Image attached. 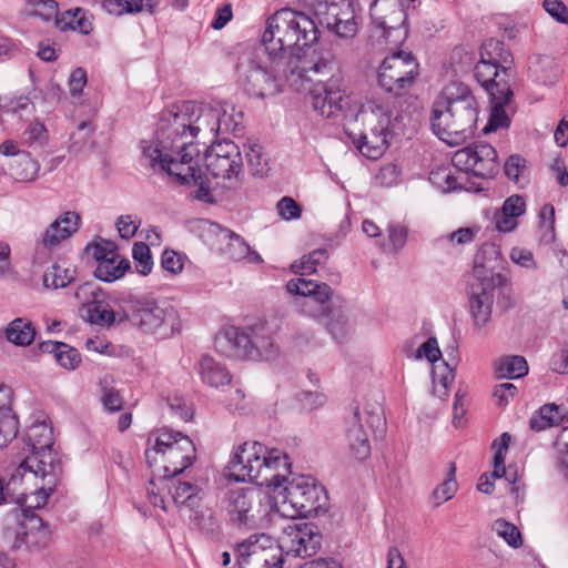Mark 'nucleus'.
Listing matches in <instances>:
<instances>
[{
  "instance_id": "1",
  "label": "nucleus",
  "mask_w": 568,
  "mask_h": 568,
  "mask_svg": "<svg viewBox=\"0 0 568 568\" xmlns=\"http://www.w3.org/2000/svg\"><path fill=\"white\" fill-rule=\"evenodd\" d=\"M241 113L226 103H197L186 101L174 104L162 112L155 138L141 141L142 155L145 146L160 149L161 153L174 156L197 149L194 142H211L220 133L237 129Z\"/></svg>"
},
{
  "instance_id": "2",
  "label": "nucleus",
  "mask_w": 568,
  "mask_h": 568,
  "mask_svg": "<svg viewBox=\"0 0 568 568\" xmlns=\"http://www.w3.org/2000/svg\"><path fill=\"white\" fill-rule=\"evenodd\" d=\"M29 454L21 460L8 481V489L23 485L22 497L30 507L45 505L62 475V465L53 452L52 427L45 422L30 425L26 430Z\"/></svg>"
},
{
  "instance_id": "3",
  "label": "nucleus",
  "mask_w": 568,
  "mask_h": 568,
  "mask_svg": "<svg viewBox=\"0 0 568 568\" xmlns=\"http://www.w3.org/2000/svg\"><path fill=\"white\" fill-rule=\"evenodd\" d=\"M477 116V102L469 88L450 82L433 103L432 129L447 144L457 145L473 136Z\"/></svg>"
},
{
  "instance_id": "4",
  "label": "nucleus",
  "mask_w": 568,
  "mask_h": 568,
  "mask_svg": "<svg viewBox=\"0 0 568 568\" xmlns=\"http://www.w3.org/2000/svg\"><path fill=\"white\" fill-rule=\"evenodd\" d=\"M355 121L362 126L354 138L359 152L371 160L383 155L389 139L403 126L404 116L386 97H369L361 104Z\"/></svg>"
},
{
  "instance_id": "5",
  "label": "nucleus",
  "mask_w": 568,
  "mask_h": 568,
  "mask_svg": "<svg viewBox=\"0 0 568 568\" xmlns=\"http://www.w3.org/2000/svg\"><path fill=\"white\" fill-rule=\"evenodd\" d=\"M318 40L315 22L290 8L277 10L266 21L262 43L270 60L282 62L287 54L314 44Z\"/></svg>"
},
{
  "instance_id": "6",
  "label": "nucleus",
  "mask_w": 568,
  "mask_h": 568,
  "mask_svg": "<svg viewBox=\"0 0 568 568\" xmlns=\"http://www.w3.org/2000/svg\"><path fill=\"white\" fill-rule=\"evenodd\" d=\"M287 456L257 442L241 445L229 464V477L235 481H253L272 487L288 469Z\"/></svg>"
},
{
  "instance_id": "7",
  "label": "nucleus",
  "mask_w": 568,
  "mask_h": 568,
  "mask_svg": "<svg viewBox=\"0 0 568 568\" xmlns=\"http://www.w3.org/2000/svg\"><path fill=\"white\" fill-rule=\"evenodd\" d=\"M132 327L158 339L170 338L181 331V317L176 307L166 300L136 297L122 304V317Z\"/></svg>"
},
{
  "instance_id": "8",
  "label": "nucleus",
  "mask_w": 568,
  "mask_h": 568,
  "mask_svg": "<svg viewBox=\"0 0 568 568\" xmlns=\"http://www.w3.org/2000/svg\"><path fill=\"white\" fill-rule=\"evenodd\" d=\"M275 507L283 517L316 516L326 504V493L323 486L310 476L295 475L286 478L284 473L274 484Z\"/></svg>"
},
{
  "instance_id": "9",
  "label": "nucleus",
  "mask_w": 568,
  "mask_h": 568,
  "mask_svg": "<svg viewBox=\"0 0 568 568\" xmlns=\"http://www.w3.org/2000/svg\"><path fill=\"white\" fill-rule=\"evenodd\" d=\"M197 149H192L181 156H174L172 153H161L160 149L146 145L143 159L153 171L165 172L181 184L193 186V196L196 200L213 203L216 201L219 190L211 185L207 178L202 176L197 169Z\"/></svg>"
},
{
  "instance_id": "10",
  "label": "nucleus",
  "mask_w": 568,
  "mask_h": 568,
  "mask_svg": "<svg viewBox=\"0 0 568 568\" xmlns=\"http://www.w3.org/2000/svg\"><path fill=\"white\" fill-rule=\"evenodd\" d=\"M286 290L290 294L303 297L300 304L302 312L310 317L323 320L334 338L343 339L349 333L348 316L331 307L333 290L328 284L298 277L290 280Z\"/></svg>"
},
{
  "instance_id": "11",
  "label": "nucleus",
  "mask_w": 568,
  "mask_h": 568,
  "mask_svg": "<svg viewBox=\"0 0 568 568\" xmlns=\"http://www.w3.org/2000/svg\"><path fill=\"white\" fill-rule=\"evenodd\" d=\"M148 442L151 446L145 450L146 463L163 478L181 474L195 459L193 442L181 433L162 430Z\"/></svg>"
},
{
  "instance_id": "12",
  "label": "nucleus",
  "mask_w": 568,
  "mask_h": 568,
  "mask_svg": "<svg viewBox=\"0 0 568 568\" xmlns=\"http://www.w3.org/2000/svg\"><path fill=\"white\" fill-rule=\"evenodd\" d=\"M23 490L17 495L16 504L18 506L7 518L3 531L4 538L12 541L13 549L24 547L27 550H39L48 546L50 530L42 519L33 513L37 507H30L27 501L24 503V497L21 496Z\"/></svg>"
},
{
  "instance_id": "13",
  "label": "nucleus",
  "mask_w": 568,
  "mask_h": 568,
  "mask_svg": "<svg viewBox=\"0 0 568 568\" xmlns=\"http://www.w3.org/2000/svg\"><path fill=\"white\" fill-rule=\"evenodd\" d=\"M336 60L327 50H316L313 44L296 50L282 60L283 78L292 85L301 81H312L314 77H327L335 69Z\"/></svg>"
},
{
  "instance_id": "14",
  "label": "nucleus",
  "mask_w": 568,
  "mask_h": 568,
  "mask_svg": "<svg viewBox=\"0 0 568 568\" xmlns=\"http://www.w3.org/2000/svg\"><path fill=\"white\" fill-rule=\"evenodd\" d=\"M497 283L496 276L481 265L474 267V281L468 293L469 314L471 326L476 334H487L491 322L493 305Z\"/></svg>"
},
{
  "instance_id": "15",
  "label": "nucleus",
  "mask_w": 568,
  "mask_h": 568,
  "mask_svg": "<svg viewBox=\"0 0 568 568\" xmlns=\"http://www.w3.org/2000/svg\"><path fill=\"white\" fill-rule=\"evenodd\" d=\"M205 166L214 179L222 180L226 190H236L242 184L243 160L237 144L223 140L210 145L205 152Z\"/></svg>"
},
{
  "instance_id": "16",
  "label": "nucleus",
  "mask_w": 568,
  "mask_h": 568,
  "mask_svg": "<svg viewBox=\"0 0 568 568\" xmlns=\"http://www.w3.org/2000/svg\"><path fill=\"white\" fill-rule=\"evenodd\" d=\"M418 74V62L412 52L395 50L382 61L377 80L385 91L402 95L414 85Z\"/></svg>"
},
{
  "instance_id": "17",
  "label": "nucleus",
  "mask_w": 568,
  "mask_h": 568,
  "mask_svg": "<svg viewBox=\"0 0 568 568\" xmlns=\"http://www.w3.org/2000/svg\"><path fill=\"white\" fill-rule=\"evenodd\" d=\"M268 499L256 488H235L227 491L225 510L234 525L256 527L267 514Z\"/></svg>"
},
{
  "instance_id": "18",
  "label": "nucleus",
  "mask_w": 568,
  "mask_h": 568,
  "mask_svg": "<svg viewBox=\"0 0 568 568\" xmlns=\"http://www.w3.org/2000/svg\"><path fill=\"white\" fill-rule=\"evenodd\" d=\"M237 71L247 93L260 99L278 92L277 79L283 77L282 62L271 60L270 64L255 57L241 61Z\"/></svg>"
},
{
  "instance_id": "19",
  "label": "nucleus",
  "mask_w": 568,
  "mask_h": 568,
  "mask_svg": "<svg viewBox=\"0 0 568 568\" xmlns=\"http://www.w3.org/2000/svg\"><path fill=\"white\" fill-rule=\"evenodd\" d=\"M240 568H283V554L280 538L274 542L265 534L252 535L236 549Z\"/></svg>"
},
{
  "instance_id": "20",
  "label": "nucleus",
  "mask_w": 568,
  "mask_h": 568,
  "mask_svg": "<svg viewBox=\"0 0 568 568\" xmlns=\"http://www.w3.org/2000/svg\"><path fill=\"white\" fill-rule=\"evenodd\" d=\"M313 11L320 24L339 38H354L357 33L355 8L349 0H315Z\"/></svg>"
},
{
  "instance_id": "21",
  "label": "nucleus",
  "mask_w": 568,
  "mask_h": 568,
  "mask_svg": "<svg viewBox=\"0 0 568 568\" xmlns=\"http://www.w3.org/2000/svg\"><path fill=\"white\" fill-rule=\"evenodd\" d=\"M322 536L313 523L291 521L282 530L280 542L286 555L311 557L321 546Z\"/></svg>"
},
{
  "instance_id": "22",
  "label": "nucleus",
  "mask_w": 568,
  "mask_h": 568,
  "mask_svg": "<svg viewBox=\"0 0 568 568\" xmlns=\"http://www.w3.org/2000/svg\"><path fill=\"white\" fill-rule=\"evenodd\" d=\"M496 150L486 143L475 144L457 150L452 162L462 171H471L481 178H493L498 171Z\"/></svg>"
},
{
  "instance_id": "23",
  "label": "nucleus",
  "mask_w": 568,
  "mask_h": 568,
  "mask_svg": "<svg viewBox=\"0 0 568 568\" xmlns=\"http://www.w3.org/2000/svg\"><path fill=\"white\" fill-rule=\"evenodd\" d=\"M364 422L371 427L376 423L381 425L383 417L381 414L368 413L363 419L358 408H356L347 423L346 444L354 458L364 460L371 455V442L368 432L365 429Z\"/></svg>"
},
{
  "instance_id": "24",
  "label": "nucleus",
  "mask_w": 568,
  "mask_h": 568,
  "mask_svg": "<svg viewBox=\"0 0 568 568\" xmlns=\"http://www.w3.org/2000/svg\"><path fill=\"white\" fill-rule=\"evenodd\" d=\"M372 27L385 34V28L407 27V12L398 0H375L371 6Z\"/></svg>"
},
{
  "instance_id": "25",
  "label": "nucleus",
  "mask_w": 568,
  "mask_h": 568,
  "mask_svg": "<svg viewBox=\"0 0 568 568\" xmlns=\"http://www.w3.org/2000/svg\"><path fill=\"white\" fill-rule=\"evenodd\" d=\"M250 337L248 326H227L224 327L219 335L215 337V348L229 356L234 358L250 361Z\"/></svg>"
},
{
  "instance_id": "26",
  "label": "nucleus",
  "mask_w": 568,
  "mask_h": 568,
  "mask_svg": "<svg viewBox=\"0 0 568 568\" xmlns=\"http://www.w3.org/2000/svg\"><path fill=\"white\" fill-rule=\"evenodd\" d=\"M80 214L73 211L59 215L41 234L39 243L47 250L58 247L79 230Z\"/></svg>"
},
{
  "instance_id": "27",
  "label": "nucleus",
  "mask_w": 568,
  "mask_h": 568,
  "mask_svg": "<svg viewBox=\"0 0 568 568\" xmlns=\"http://www.w3.org/2000/svg\"><path fill=\"white\" fill-rule=\"evenodd\" d=\"M475 77L490 97L505 98L511 94L508 83L509 73L504 75L501 67L480 59L475 67Z\"/></svg>"
},
{
  "instance_id": "28",
  "label": "nucleus",
  "mask_w": 568,
  "mask_h": 568,
  "mask_svg": "<svg viewBox=\"0 0 568 568\" xmlns=\"http://www.w3.org/2000/svg\"><path fill=\"white\" fill-rule=\"evenodd\" d=\"M248 337L250 361H271L278 355V347L265 322L248 325Z\"/></svg>"
},
{
  "instance_id": "29",
  "label": "nucleus",
  "mask_w": 568,
  "mask_h": 568,
  "mask_svg": "<svg viewBox=\"0 0 568 568\" xmlns=\"http://www.w3.org/2000/svg\"><path fill=\"white\" fill-rule=\"evenodd\" d=\"M221 241L225 245L221 248L223 255L232 261L246 260L248 263L258 264L263 260L261 255L253 251L250 245L237 234L232 231L223 230L220 233Z\"/></svg>"
},
{
  "instance_id": "30",
  "label": "nucleus",
  "mask_w": 568,
  "mask_h": 568,
  "mask_svg": "<svg viewBox=\"0 0 568 568\" xmlns=\"http://www.w3.org/2000/svg\"><path fill=\"white\" fill-rule=\"evenodd\" d=\"M349 99L341 90L324 89L313 93L312 104L314 110L324 118L337 116L347 105Z\"/></svg>"
},
{
  "instance_id": "31",
  "label": "nucleus",
  "mask_w": 568,
  "mask_h": 568,
  "mask_svg": "<svg viewBox=\"0 0 568 568\" xmlns=\"http://www.w3.org/2000/svg\"><path fill=\"white\" fill-rule=\"evenodd\" d=\"M170 493L174 504L180 509L191 510L194 507L200 506L203 501L204 493L203 489L190 481L178 480L170 487Z\"/></svg>"
},
{
  "instance_id": "32",
  "label": "nucleus",
  "mask_w": 568,
  "mask_h": 568,
  "mask_svg": "<svg viewBox=\"0 0 568 568\" xmlns=\"http://www.w3.org/2000/svg\"><path fill=\"white\" fill-rule=\"evenodd\" d=\"M200 375L205 384L215 388L229 385L232 379L227 368L209 355L200 361Z\"/></svg>"
},
{
  "instance_id": "33",
  "label": "nucleus",
  "mask_w": 568,
  "mask_h": 568,
  "mask_svg": "<svg viewBox=\"0 0 568 568\" xmlns=\"http://www.w3.org/2000/svg\"><path fill=\"white\" fill-rule=\"evenodd\" d=\"M130 267L128 258L116 255L98 263L94 275L100 281L111 283L123 277Z\"/></svg>"
},
{
  "instance_id": "34",
  "label": "nucleus",
  "mask_w": 568,
  "mask_h": 568,
  "mask_svg": "<svg viewBox=\"0 0 568 568\" xmlns=\"http://www.w3.org/2000/svg\"><path fill=\"white\" fill-rule=\"evenodd\" d=\"M480 59L500 65L504 75H507V73L511 72V69L509 67L511 62V54L505 48V44L499 40H486L481 45Z\"/></svg>"
},
{
  "instance_id": "35",
  "label": "nucleus",
  "mask_w": 568,
  "mask_h": 568,
  "mask_svg": "<svg viewBox=\"0 0 568 568\" xmlns=\"http://www.w3.org/2000/svg\"><path fill=\"white\" fill-rule=\"evenodd\" d=\"M55 17L57 27L62 30L79 31L83 34H89L92 30L91 21L85 17L82 9L75 8L73 10H67L62 13H58Z\"/></svg>"
},
{
  "instance_id": "36",
  "label": "nucleus",
  "mask_w": 568,
  "mask_h": 568,
  "mask_svg": "<svg viewBox=\"0 0 568 568\" xmlns=\"http://www.w3.org/2000/svg\"><path fill=\"white\" fill-rule=\"evenodd\" d=\"M42 348L53 354L55 361L65 369H75L81 363L80 353L61 342H47L42 344Z\"/></svg>"
},
{
  "instance_id": "37",
  "label": "nucleus",
  "mask_w": 568,
  "mask_h": 568,
  "mask_svg": "<svg viewBox=\"0 0 568 568\" xmlns=\"http://www.w3.org/2000/svg\"><path fill=\"white\" fill-rule=\"evenodd\" d=\"M40 165L28 152H22L10 164V174L18 182H32L37 179Z\"/></svg>"
},
{
  "instance_id": "38",
  "label": "nucleus",
  "mask_w": 568,
  "mask_h": 568,
  "mask_svg": "<svg viewBox=\"0 0 568 568\" xmlns=\"http://www.w3.org/2000/svg\"><path fill=\"white\" fill-rule=\"evenodd\" d=\"M6 336L9 342L19 345H30L36 337V328L33 324L22 317L11 321L6 329Z\"/></svg>"
},
{
  "instance_id": "39",
  "label": "nucleus",
  "mask_w": 568,
  "mask_h": 568,
  "mask_svg": "<svg viewBox=\"0 0 568 568\" xmlns=\"http://www.w3.org/2000/svg\"><path fill=\"white\" fill-rule=\"evenodd\" d=\"M191 521L205 535H214L220 529V524L215 511L201 501L200 506L190 510Z\"/></svg>"
},
{
  "instance_id": "40",
  "label": "nucleus",
  "mask_w": 568,
  "mask_h": 568,
  "mask_svg": "<svg viewBox=\"0 0 568 568\" xmlns=\"http://www.w3.org/2000/svg\"><path fill=\"white\" fill-rule=\"evenodd\" d=\"M158 0H104L103 8L111 14L135 13L143 10L153 12Z\"/></svg>"
},
{
  "instance_id": "41",
  "label": "nucleus",
  "mask_w": 568,
  "mask_h": 568,
  "mask_svg": "<svg viewBox=\"0 0 568 568\" xmlns=\"http://www.w3.org/2000/svg\"><path fill=\"white\" fill-rule=\"evenodd\" d=\"M80 312L81 316L91 324L108 326L115 322V313L102 297L87 307H81Z\"/></svg>"
},
{
  "instance_id": "42",
  "label": "nucleus",
  "mask_w": 568,
  "mask_h": 568,
  "mask_svg": "<svg viewBox=\"0 0 568 568\" xmlns=\"http://www.w3.org/2000/svg\"><path fill=\"white\" fill-rule=\"evenodd\" d=\"M511 97L513 93L507 94L504 99L498 97H490L491 112L488 123L483 129L484 133L497 131L498 129L507 128L509 125V118L506 114L505 106L510 102Z\"/></svg>"
},
{
  "instance_id": "43",
  "label": "nucleus",
  "mask_w": 568,
  "mask_h": 568,
  "mask_svg": "<svg viewBox=\"0 0 568 568\" xmlns=\"http://www.w3.org/2000/svg\"><path fill=\"white\" fill-rule=\"evenodd\" d=\"M454 378V371L447 363L434 364L432 371L433 394L439 399H445L448 396L449 386Z\"/></svg>"
},
{
  "instance_id": "44",
  "label": "nucleus",
  "mask_w": 568,
  "mask_h": 568,
  "mask_svg": "<svg viewBox=\"0 0 568 568\" xmlns=\"http://www.w3.org/2000/svg\"><path fill=\"white\" fill-rule=\"evenodd\" d=\"M528 373V364L525 357L519 355L501 358L496 366L498 378L516 379Z\"/></svg>"
},
{
  "instance_id": "45",
  "label": "nucleus",
  "mask_w": 568,
  "mask_h": 568,
  "mask_svg": "<svg viewBox=\"0 0 568 568\" xmlns=\"http://www.w3.org/2000/svg\"><path fill=\"white\" fill-rule=\"evenodd\" d=\"M243 148L252 174L261 176L266 174L268 161L264 148L257 141H247Z\"/></svg>"
},
{
  "instance_id": "46",
  "label": "nucleus",
  "mask_w": 568,
  "mask_h": 568,
  "mask_svg": "<svg viewBox=\"0 0 568 568\" xmlns=\"http://www.w3.org/2000/svg\"><path fill=\"white\" fill-rule=\"evenodd\" d=\"M456 469L457 468L455 462H449L447 465L446 478L434 489L432 494L436 506L450 500L457 493L458 484L456 480Z\"/></svg>"
},
{
  "instance_id": "47",
  "label": "nucleus",
  "mask_w": 568,
  "mask_h": 568,
  "mask_svg": "<svg viewBox=\"0 0 568 568\" xmlns=\"http://www.w3.org/2000/svg\"><path fill=\"white\" fill-rule=\"evenodd\" d=\"M561 416L558 406L555 404L545 405L534 414L529 420L532 430L541 432L552 426L559 425Z\"/></svg>"
},
{
  "instance_id": "48",
  "label": "nucleus",
  "mask_w": 568,
  "mask_h": 568,
  "mask_svg": "<svg viewBox=\"0 0 568 568\" xmlns=\"http://www.w3.org/2000/svg\"><path fill=\"white\" fill-rule=\"evenodd\" d=\"M74 270L54 264L43 274V285L47 288H63L74 281Z\"/></svg>"
},
{
  "instance_id": "49",
  "label": "nucleus",
  "mask_w": 568,
  "mask_h": 568,
  "mask_svg": "<svg viewBox=\"0 0 568 568\" xmlns=\"http://www.w3.org/2000/svg\"><path fill=\"white\" fill-rule=\"evenodd\" d=\"M408 36L407 27H393L385 28V34H379L375 32V28L372 27V39H374L379 44H386L389 48V52L395 50H400L399 48L406 41Z\"/></svg>"
},
{
  "instance_id": "50",
  "label": "nucleus",
  "mask_w": 568,
  "mask_h": 568,
  "mask_svg": "<svg viewBox=\"0 0 568 568\" xmlns=\"http://www.w3.org/2000/svg\"><path fill=\"white\" fill-rule=\"evenodd\" d=\"M328 258L325 248H317L308 255H304L298 262H294L291 268L294 273L301 275L312 274L316 271L317 265L324 264Z\"/></svg>"
},
{
  "instance_id": "51",
  "label": "nucleus",
  "mask_w": 568,
  "mask_h": 568,
  "mask_svg": "<svg viewBox=\"0 0 568 568\" xmlns=\"http://www.w3.org/2000/svg\"><path fill=\"white\" fill-rule=\"evenodd\" d=\"M491 530L513 548H519L523 545L521 534L517 526L503 518L493 523Z\"/></svg>"
},
{
  "instance_id": "52",
  "label": "nucleus",
  "mask_w": 568,
  "mask_h": 568,
  "mask_svg": "<svg viewBox=\"0 0 568 568\" xmlns=\"http://www.w3.org/2000/svg\"><path fill=\"white\" fill-rule=\"evenodd\" d=\"M509 443L510 435L508 433H503L498 439L493 442L491 448L495 450L494 470L490 475L493 478H501L506 474L505 456L508 450Z\"/></svg>"
},
{
  "instance_id": "53",
  "label": "nucleus",
  "mask_w": 568,
  "mask_h": 568,
  "mask_svg": "<svg viewBox=\"0 0 568 568\" xmlns=\"http://www.w3.org/2000/svg\"><path fill=\"white\" fill-rule=\"evenodd\" d=\"M505 174L508 179L513 180L517 184L526 182L528 178L527 161L518 155H510L504 166Z\"/></svg>"
},
{
  "instance_id": "54",
  "label": "nucleus",
  "mask_w": 568,
  "mask_h": 568,
  "mask_svg": "<svg viewBox=\"0 0 568 568\" xmlns=\"http://www.w3.org/2000/svg\"><path fill=\"white\" fill-rule=\"evenodd\" d=\"M132 257L134 260L135 270L141 275H148L153 267L151 251L144 242H136L132 248Z\"/></svg>"
},
{
  "instance_id": "55",
  "label": "nucleus",
  "mask_w": 568,
  "mask_h": 568,
  "mask_svg": "<svg viewBox=\"0 0 568 568\" xmlns=\"http://www.w3.org/2000/svg\"><path fill=\"white\" fill-rule=\"evenodd\" d=\"M73 297L81 307H87L101 298L102 292L93 283L87 282L77 287Z\"/></svg>"
},
{
  "instance_id": "56",
  "label": "nucleus",
  "mask_w": 568,
  "mask_h": 568,
  "mask_svg": "<svg viewBox=\"0 0 568 568\" xmlns=\"http://www.w3.org/2000/svg\"><path fill=\"white\" fill-rule=\"evenodd\" d=\"M276 210L278 215L285 221L297 220L302 214L298 203L290 196L282 197L276 204Z\"/></svg>"
},
{
  "instance_id": "57",
  "label": "nucleus",
  "mask_w": 568,
  "mask_h": 568,
  "mask_svg": "<svg viewBox=\"0 0 568 568\" xmlns=\"http://www.w3.org/2000/svg\"><path fill=\"white\" fill-rule=\"evenodd\" d=\"M18 434V419L14 415L0 417V449L6 447Z\"/></svg>"
},
{
  "instance_id": "58",
  "label": "nucleus",
  "mask_w": 568,
  "mask_h": 568,
  "mask_svg": "<svg viewBox=\"0 0 568 568\" xmlns=\"http://www.w3.org/2000/svg\"><path fill=\"white\" fill-rule=\"evenodd\" d=\"M161 266L172 275H178L183 271L184 256L180 255L175 251L165 250L161 256Z\"/></svg>"
},
{
  "instance_id": "59",
  "label": "nucleus",
  "mask_w": 568,
  "mask_h": 568,
  "mask_svg": "<svg viewBox=\"0 0 568 568\" xmlns=\"http://www.w3.org/2000/svg\"><path fill=\"white\" fill-rule=\"evenodd\" d=\"M90 248L92 250V255L97 260L98 263L104 261V258L114 257L118 254V246L114 242L99 239L95 241Z\"/></svg>"
},
{
  "instance_id": "60",
  "label": "nucleus",
  "mask_w": 568,
  "mask_h": 568,
  "mask_svg": "<svg viewBox=\"0 0 568 568\" xmlns=\"http://www.w3.org/2000/svg\"><path fill=\"white\" fill-rule=\"evenodd\" d=\"M509 257L511 262L527 270H536L538 266L532 252L525 247H513Z\"/></svg>"
},
{
  "instance_id": "61",
  "label": "nucleus",
  "mask_w": 568,
  "mask_h": 568,
  "mask_svg": "<svg viewBox=\"0 0 568 568\" xmlns=\"http://www.w3.org/2000/svg\"><path fill=\"white\" fill-rule=\"evenodd\" d=\"M140 224L141 221L132 215H121L115 222L119 235L125 240H130L136 234Z\"/></svg>"
},
{
  "instance_id": "62",
  "label": "nucleus",
  "mask_w": 568,
  "mask_h": 568,
  "mask_svg": "<svg viewBox=\"0 0 568 568\" xmlns=\"http://www.w3.org/2000/svg\"><path fill=\"white\" fill-rule=\"evenodd\" d=\"M442 356L440 349L438 347L437 339L435 337L428 338L424 342L416 351L415 358L420 359L425 357L428 362L435 363Z\"/></svg>"
},
{
  "instance_id": "63",
  "label": "nucleus",
  "mask_w": 568,
  "mask_h": 568,
  "mask_svg": "<svg viewBox=\"0 0 568 568\" xmlns=\"http://www.w3.org/2000/svg\"><path fill=\"white\" fill-rule=\"evenodd\" d=\"M387 232H388V246L385 247V250L397 252L406 243L407 231L404 226L389 225L387 229Z\"/></svg>"
},
{
  "instance_id": "64",
  "label": "nucleus",
  "mask_w": 568,
  "mask_h": 568,
  "mask_svg": "<svg viewBox=\"0 0 568 568\" xmlns=\"http://www.w3.org/2000/svg\"><path fill=\"white\" fill-rule=\"evenodd\" d=\"M23 135L30 145L36 143L43 144L48 139V131L41 122L34 121L28 125Z\"/></svg>"
}]
</instances>
